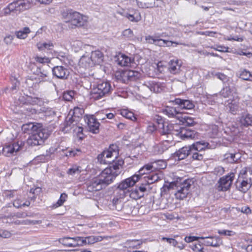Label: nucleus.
I'll return each mask as SVG.
<instances>
[{
    "instance_id": "49",
    "label": "nucleus",
    "mask_w": 252,
    "mask_h": 252,
    "mask_svg": "<svg viewBox=\"0 0 252 252\" xmlns=\"http://www.w3.org/2000/svg\"><path fill=\"white\" fill-rule=\"evenodd\" d=\"M168 146L165 145L163 146L162 145H156L153 147V153L156 154H162L165 150L167 149Z\"/></svg>"
},
{
    "instance_id": "17",
    "label": "nucleus",
    "mask_w": 252,
    "mask_h": 252,
    "mask_svg": "<svg viewBox=\"0 0 252 252\" xmlns=\"http://www.w3.org/2000/svg\"><path fill=\"white\" fill-rule=\"evenodd\" d=\"M163 112L169 118H174L179 121H183L182 114L174 107L167 106L163 110Z\"/></svg>"
},
{
    "instance_id": "54",
    "label": "nucleus",
    "mask_w": 252,
    "mask_h": 252,
    "mask_svg": "<svg viewBox=\"0 0 252 252\" xmlns=\"http://www.w3.org/2000/svg\"><path fill=\"white\" fill-rule=\"evenodd\" d=\"M231 93V89L228 87L223 88L220 91V94L224 97H228Z\"/></svg>"
},
{
    "instance_id": "26",
    "label": "nucleus",
    "mask_w": 252,
    "mask_h": 252,
    "mask_svg": "<svg viewBox=\"0 0 252 252\" xmlns=\"http://www.w3.org/2000/svg\"><path fill=\"white\" fill-rule=\"evenodd\" d=\"M79 65L80 67L87 69L93 66L94 64L91 60L90 57L83 56L80 59Z\"/></svg>"
},
{
    "instance_id": "50",
    "label": "nucleus",
    "mask_w": 252,
    "mask_h": 252,
    "mask_svg": "<svg viewBox=\"0 0 252 252\" xmlns=\"http://www.w3.org/2000/svg\"><path fill=\"white\" fill-rule=\"evenodd\" d=\"M224 157L230 162H236L239 158V154L233 153H227Z\"/></svg>"
},
{
    "instance_id": "43",
    "label": "nucleus",
    "mask_w": 252,
    "mask_h": 252,
    "mask_svg": "<svg viewBox=\"0 0 252 252\" xmlns=\"http://www.w3.org/2000/svg\"><path fill=\"white\" fill-rule=\"evenodd\" d=\"M121 114L125 118L131 120L132 121H135L136 117L134 116V114L126 109H123L121 111Z\"/></svg>"
},
{
    "instance_id": "51",
    "label": "nucleus",
    "mask_w": 252,
    "mask_h": 252,
    "mask_svg": "<svg viewBox=\"0 0 252 252\" xmlns=\"http://www.w3.org/2000/svg\"><path fill=\"white\" fill-rule=\"evenodd\" d=\"M153 163H154V164H155L157 167L155 168V171L164 169L166 166V163L163 160H158L153 162Z\"/></svg>"
},
{
    "instance_id": "53",
    "label": "nucleus",
    "mask_w": 252,
    "mask_h": 252,
    "mask_svg": "<svg viewBox=\"0 0 252 252\" xmlns=\"http://www.w3.org/2000/svg\"><path fill=\"white\" fill-rule=\"evenodd\" d=\"M190 154H191L192 158L193 159L201 160L203 159V154L200 153L197 151H190Z\"/></svg>"
},
{
    "instance_id": "8",
    "label": "nucleus",
    "mask_w": 252,
    "mask_h": 252,
    "mask_svg": "<svg viewBox=\"0 0 252 252\" xmlns=\"http://www.w3.org/2000/svg\"><path fill=\"white\" fill-rule=\"evenodd\" d=\"M69 18V23L71 28L75 27H79L84 26L87 23V17L84 16L79 12H73L68 14Z\"/></svg>"
},
{
    "instance_id": "6",
    "label": "nucleus",
    "mask_w": 252,
    "mask_h": 252,
    "mask_svg": "<svg viewBox=\"0 0 252 252\" xmlns=\"http://www.w3.org/2000/svg\"><path fill=\"white\" fill-rule=\"evenodd\" d=\"M191 181L190 180H186L180 184L172 182L170 183L168 188H175L176 190V192L175 193L176 198L182 200L186 198L189 194L191 185Z\"/></svg>"
},
{
    "instance_id": "10",
    "label": "nucleus",
    "mask_w": 252,
    "mask_h": 252,
    "mask_svg": "<svg viewBox=\"0 0 252 252\" xmlns=\"http://www.w3.org/2000/svg\"><path fill=\"white\" fill-rule=\"evenodd\" d=\"M141 88L148 94L149 92L159 93L162 90L159 83L151 80L145 81L142 84Z\"/></svg>"
},
{
    "instance_id": "29",
    "label": "nucleus",
    "mask_w": 252,
    "mask_h": 252,
    "mask_svg": "<svg viewBox=\"0 0 252 252\" xmlns=\"http://www.w3.org/2000/svg\"><path fill=\"white\" fill-rule=\"evenodd\" d=\"M115 76L117 80L123 83L129 81L128 70L118 71L116 73Z\"/></svg>"
},
{
    "instance_id": "5",
    "label": "nucleus",
    "mask_w": 252,
    "mask_h": 252,
    "mask_svg": "<svg viewBox=\"0 0 252 252\" xmlns=\"http://www.w3.org/2000/svg\"><path fill=\"white\" fill-rule=\"evenodd\" d=\"M112 90L111 84L108 82H100L94 85L90 92L92 99L95 100L103 98L108 96Z\"/></svg>"
},
{
    "instance_id": "15",
    "label": "nucleus",
    "mask_w": 252,
    "mask_h": 252,
    "mask_svg": "<svg viewBox=\"0 0 252 252\" xmlns=\"http://www.w3.org/2000/svg\"><path fill=\"white\" fill-rule=\"evenodd\" d=\"M176 105H178L182 109L191 110L194 107L193 103L189 100L182 99L179 98L170 100Z\"/></svg>"
},
{
    "instance_id": "55",
    "label": "nucleus",
    "mask_w": 252,
    "mask_h": 252,
    "mask_svg": "<svg viewBox=\"0 0 252 252\" xmlns=\"http://www.w3.org/2000/svg\"><path fill=\"white\" fill-rule=\"evenodd\" d=\"M123 36L125 38L130 39L133 37V33L132 30L130 29H127L124 30L123 32Z\"/></svg>"
},
{
    "instance_id": "3",
    "label": "nucleus",
    "mask_w": 252,
    "mask_h": 252,
    "mask_svg": "<svg viewBox=\"0 0 252 252\" xmlns=\"http://www.w3.org/2000/svg\"><path fill=\"white\" fill-rule=\"evenodd\" d=\"M236 188L242 192H246L252 186V169L244 167L239 174L235 183Z\"/></svg>"
},
{
    "instance_id": "12",
    "label": "nucleus",
    "mask_w": 252,
    "mask_h": 252,
    "mask_svg": "<svg viewBox=\"0 0 252 252\" xmlns=\"http://www.w3.org/2000/svg\"><path fill=\"white\" fill-rule=\"evenodd\" d=\"M234 176V174L231 173L220 179L219 183L220 186L221 187L222 190H226L229 189Z\"/></svg>"
},
{
    "instance_id": "61",
    "label": "nucleus",
    "mask_w": 252,
    "mask_h": 252,
    "mask_svg": "<svg viewBox=\"0 0 252 252\" xmlns=\"http://www.w3.org/2000/svg\"><path fill=\"white\" fill-rule=\"evenodd\" d=\"M81 153V151L79 149L71 150L66 153V156L67 157H74L76 155H78V153Z\"/></svg>"
},
{
    "instance_id": "2",
    "label": "nucleus",
    "mask_w": 252,
    "mask_h": 252,
    "mask_svg": "<svg viewBox=\"0 0 252 252\" xmlns=\"http://www.w3.org/2000/svg\"><path fill=\"white\" fill-rule=\"evenodd\" d=\"M124 163L123 160H118L112 166L104 169L98 175L104 183L105 186H107L112 183L115 178L121 173V168Z\"/></svg>"
},
{
    "instance_id": "27",
    "label": "nucleus",
    "mask_w": 252,
    "mask_h": 252,
    "mask_svg": "<svg viewBox=\"0 0 252 252\" xmlns=\"http://www.w3.org/2000/svg\"><path fill=\"white\" fill-rule=\"evenodd\" d=\"M121 196L120 197H115L113 198L112 203L113 206L115 207V209L118 211H121L123 208L124 205V197L122 192L119 191Z\"/></svg>"
},
{
    "instance_id": "45",
    "label": "nucleus",
    "mask_w": 252,
    "mask_h": 252,
    "mask_svg": "<svg viewBox=\"0 0 252 252\" xmlns=\"http://www.w3.org/2000/svg\"><path fill=\"white\" fill-rule=\"evenodd\" d=\"M30 32L28 27H25L23 30L19 31L16 32V35L18 38L25 39L27 36V34Z\"/></svg>"
},
{
    "instance_id": "18",
    "label": "nucleus",
    "mask_w": 252,
    "mask_h": 252,
    "mask_svg": "<svg viewBox=\"0 0 252 252\" xmlns=\"http://www.w3.org/2000/svg\"><path fill=\"white\" fill-rule=\"evenodd\" d=\"M191 151H197L201 152L206 149H210L211 146L209 143L205 141L196 142L189 146Z\"/></svg>"
},
{
    "instance_id": "47",
    "label": "nucleus",
    "mask_w": 252,
    "mask_h": 252,
    "mask_svg": "<svg viewBox=\"0 0 252 252\" xmlns=\"http://www.w3.org/2000/svg\"><path fill=\"white\" fill-rule=\"evenodd\" d=\"M128 79L129 81H136L138 79L140 76V74L138 71H133L131 70H128Z\"/></svg>"
},
{
    "instance_id": "4",
    "label": "nucleus",
    "mask_w": 252,
    "mask_h": 252,
    "mask_svg": "<svg viewBox=\"0 0 252 252\" xmlns=\"http://www.w3.org/2000/svg\"><path fill=\"white\" fill-rule=\"evenodd\" d=\"M32 6L31 0H17L9 3L2 10L3 15L7 16L11 14H17Z\"/></svg>"
},
{
    "instance_id": "40",
    "label": "nucleus",
    "mask_w": 252,
    "mask_h": 252,
    "mask_svg": "<svg viewBox=\"0 0 252 252\" xmlns=\"http://www.w3.org/2000/svg\"><path fill=\"white\" fill-rule=\"evenodd\" d=\"M73 237H63L59 238L58 239V242L64 245V246L68 247H74V246H71L70 244H74V242L72 241Z\"/></svg>"
},
{
    "instance_id": "42",
    "label": "nucleus",
    "mask_w": 252,
    "mask_h": 252,
    "mask_svg": "<svg viewBox=\"0 0 252 252\" xmlns=\"http://www.w3.org/2000/svg\"><path fill=\"white\" fill-rule=\"evenodd\" d=\"M169 43L170 44H175L176 45L182 44L185 45V44L179 43L176 42H173L171 41L166 40L162 39H157L156 42L155 43L156 45L159 46H165V44Z\"/></svg>"
},
{
    "instance_id": "14",
    "label": "nucleus",
    "mask_w": 252,
    "mask_h": 252,
    "mask_svg": "<svg viewBox=\"0 0 252 252\" xmlns=\"http://www.w3.org/2000/svg\"><path fill=\"white\" fill-rule=\"evenodd\" d=\"M52 72L55 76L60 79H66L69 75L68 69L63 66H55L52 68Z\"/></svg>"
},
{
    "instance_id": "58",
    "label": "nucleus",
    "mask_w": 252,
    "mask_h": 252,
    "mask_svg": "<svg viewBox=\"0 0 252 252\" xmlns=\"http://www.w3.org/2000/svg\"><path fill=\"white\" fill-rule=\"evenodd\" d=\"M199 239L203 240V237H196V236H186L184 240L187 243H190L194 241H197Z\"/></svg>"
},
{
    "instance_id": "19",
    "label": "nucleus",
    "mask_w": 252,
    "mask_h": 252,
    "mask_svg": "<svg viewBox=\"0 0 252 252\" xmlns=\"http://www.w3.org/2000/svg\"><path fill=\"white\" fill-rule=\"evenodd\" d=\"M87 123L91 132L94 133H97L99 132V124L94 117L92 116L88 117L87 119Z\"/></svg>"
},
{
    "instance_id": "52",
    "label": "nucleus",
    "mask_w": 252,
    "mask_h": 252,
    "mask_svg": "<svg viewBox=\"0 0 252 252\" xmlns=\"http://www.w3.org/2000/svg\"><path fill=\"white\" fill-rule=\"evenodd\" d=\"M189 247L194 252H203L204 248L199 243L192 244L189 246Z\"/></svg>"
},
{
    "instance_id": "20",
    "label": "nucleus",
    "mask_w": 252,
    "mask_h": 252,
    "mask_svg": "<svg viewBox=\"0 0 252 252\" xmlns=\"http://www.w3.org/2000/svg\"><path fill=\"white\" fill-rule=\"evenodd\" d=\"M181 65L182 63L180 60L178 59L171 60L168 63V70L172 74H178L180 71Z\"/></svg>"
},
{
    "instance_id": "46",
    "label": "nucleus",
    "mask_w": 252,
    "mask_h": 252,
    "mask_svg": "<svg viewBox=\"0 0 252 252\" xmlns=\"http://www.w3.org/2000/svg\"><path fill=\"white\" fill-rule=\"evenodd\" d=\"M135 16L130 14H126L125 17H126L130 21L137 22L141 20V16L140 13H135Z\"/></svg>"
},
{
    "instance_id": "36",
    "label": "nucleus",
    "mask_w": 252,
    "mask_h": 252,
    "mask_svg": "<svg viewBox=\"0 0 252 252\" xmlns=\"http://www.w3.org/2000/svg\"><path fill=\"white\" fill-rule=\"evenodd\" d=\"M72 48L74 50L75 52H78L82 49L85 45L79 40H72L71 42Z\"/></svg>"
},
{
    "instance_id": "9",
    "label": "nucleus",
    "mask_w": 252,
    "mask_h": 252,
    "mask_svg": "<svg viewBox=\"0 0 252 252\" xmlns=\"http://www.w3.org/2000/svg\"><path fill=\"white\" fill-rule=\"evenodd\" d=\"M139 180V175L135 174L122 181L118 186L119 191L122 192L123 196H125V190L133 186Z\"/></svg>"
},
{
    "instance_id": "21",
    "label": "nucleus",
    "mask_w": 252,
    "mask_h": 252,
    "mask_svg": "<svg viewBox=\"0 0 252 252\" xmlns=\"http://www.w3.org/2000/svg\"><path fill=\"white\" fill-rule=\"evenodd\" d=\"M181 138L183 139H196L198 138V133L190 129H186L184 128L181 131Z\"/></svg>"
},
{
    "instance_id": "41",
    "label": "nucleus",
    "mask_w": 252,
    "mask_h": 252,
    "mask_svg": "<svg viewBox=\"0 0 252 252\" xmlns=\"http://www.w3.org/2000/svg\"><path fill=\"white\" fill-rule=\"evenodd\" d=\"M142 244V242L138 240H127L125 243V247L128 248H135L137 246H140Z\"/></svg>"
},
{
    "instance_id": "7",
    "label": "nucleus",
    "mask_w": 252,
    "mask_h": 252,
    "mask_svg": "<svg viewBox=\"0 0 252 252\" xmlns=\"http://www.w3.org/2000/svg\"><path fill=\"white\" fill-rule=\"evenodd\" d=\"M119 156L116 145H111L107 150H104L97 156V160L101 164H108L114 162Z\"/></svg>"
},
{
    "instance_id": "28",
    "label": "nucleus",
    "mask_w": 252,
    "mask_h": 252,
    "mask_svg": "<svg viewBox=\"0 0 252 252\" xmlns=\"http://www.w3.org/2000/svg\"><path fill=\"white\" fill-rule=\"evenodd\" d=\"M190 151L191 150L189 146L184 147L176 152V156L179 160L183 159L190 154Z\"/></svg>"
},
{
    "instance_id": "13",
    "label": "nucleus",
    "mask_w": 252,
    "mask_h": 252,
    "mask_svg": "<svg viewBox=\"0 0 252 252\" xmlns=\"http://www.w3.org/2000/svg\"><path fill=\"white\" fill-rule=\"evenodd\" d=\"M20 149L19 144L18 143H14L5 146L3 148L2 153L6 157H10L15 155Z\"/></svg>"
},
{
    "instance_id": "62",
    "label": "nucleus",
    "mask_w": 252,
    "mask_h": 252,
    "mask_svg": "<svg viewBox=\"0 0 252 252\" xmlns=\"http://www.w3.org/2000/svg\"><path fill=\"white\" fill-rule=\"evenodd\" d=\"M213 74L223 82H225L227 80V76L223 73L217 72L213 73Z\"/></svg>"
},
{
    "instance_id": "24",
    "label": "nucleus",
    "mask_w": 252,
    "mask_h": 252,
    "mask_svg": "<svg viewBox=\"0 0 252 252\" xmlns=\"http://www.w3.org/2000/svg\"><path fill=\"white\" fill-rule=\"evenodd\" d=\"M103 57L102 53L98 50L92 52L90 57L91 60L93 62L94 65L100 64L103 61Z\"/></svg>"
},
{
    "instance_id": "56",
    "label": "nucleus",
    "mask_w": 252,
    "mask_h": 252,
    "mask_svg": "<svg viewBox=\"0 0 252 252\" xmlns=\"http://www.w3.org/2000/svg\"><path fill=\"white\" fill-rule=\"evenodd\" d=\"M80 168V167L74 166L68 169L67 173L70 175L79 174L81 172V170Z\"/></svg>"
},
{
    "instance_id": "33",
    "label": "nucleus",
    "mask_w": 252,
    "mask_h": 252,
    "mask_svg": "<svg viewBox=\"0 0 252 252\" xmlns=\"http://www.w3.org/2000/svg\"><path fill=\"white\" fill-rule=\"evenodd\" d=\"M102 240V236H90L84 237L85 245L87 244H93Z\"/></svg>"
},
{
    "instance_id": "37",
    "label": "nucleus",
    "mask_w": 252,
    "mask_h": 252,
    "mask_svg": "<svg viewBox=\"0 0 252 252\" xmlns=\"http://www.w3.org/2000/svg\"><path fill=\"white\" fill-rule=\"evenodd\" d=\"M72 241L74 242V244H70L69 245L71 246H74V247L85 245L84 237H73Z\"/></svg>"
},
{
    "instance_id": "32",
    "label": "nucleus",
    "mask_w": 252,
    "mask_h": 252,
    "mask_svg": "<svg viewBox=\"0 0 252 252\" xmlns=\"http://www.w3.org/2000/svg\"><path fill=\"white\" fill-rule=\"evenodd\" d=\"M73 117H67L66 120L64 124V127L62 128V130L66 132L73 128L75 124Z\"/></svg>"
},
{
    "instance_id": "64",
    "label": "nucleus",
    "mask_w": 252,
    "mask_h": 252,
    "mask_svg": "<svg viewBox=\"0 0 252 252\" xmlns=\"http://www.w3.org/2000/svg\"><path fill=\"white\" fill-rule=\"evenodd\" d=\"M36 62H39L40 63H47L50 62V60L48 58L44 57H36L35 58Z\"/></svg>"
},
{
    "instance_id": "30",
    "label": "nucleus",
    "mask_w": 252,
    "mask_h": 252,
    "mask_svg": "<svg viewBox=\"0 0 252 252\" xmlns=\"http://www.w3.org/2000/svg\"><path fill=\"white\" fill-rule=\"evenodd\" d=\"M156 167V166L155 164H154V163L151 162V163H148L141 168L138 171L139 174L137 175H139V177L140 178L141 175L144 174V172H143V170H146L147 172L150 173L151 172L155 171Z\"/></svg>"
},
{
    "instance_id": "39",
    "label": "nucleus",
    "mask_w": 252,
    "mask_h": 252,
    "mask_svg": "<svg viewBox=\"0 0 252 252\" xmlns=\"http://www.w3.org/2000/svg\"><path fill=\"white\" fill-rule=\"evenodd\" d=\"M67 198V195L65 193L61 194L59 199L52 206L53 208H57L62 206Z\"/></svg>"
},
{
    "instance_id": "59",
    "label": "nucleus",
    "mask_w": 252,
    "mask_h": 252,
    "mask_svg": "<svg viewBox=\"0 0 252 252\" xmlns=\"http://www.w3.org/2000/svg\"><path fill=\"white\" fill-rule=\"evenodd\" d=\"M161 240L162 241H166L169 244L172 245L174 247H176L177 245V244H178V242L175 239H174L173 238L162 237L161 238Z\"/></svg>"
},
{
    "instance_id": "44",
    "label": "nucleus",
    "mask_w": 252,
    "mask_h": 252,
    "mask_svg": "<svg viewBox=\"0 0 252 252\" xmlns=\"http://www.w3.org/2000/svg\"><path fill=\"white\" fill-rule=\"evenodd\" d=\"M129 196L133 199H138L143 196V194L141 192L139 191L137 188H135L134 189H132L130 192H128Z\"/></svg>"
},
{
    "instance_id": "34",
    "label": "nucleus",
    "mask_w": 252,
    "mask_h": 252,
    "mask_svg": "<svg viewBox=\"0 0 252 252\" xmlns=\"http://www.w3.org/2000/svg\"><path fill=\"white\" fill-rule=\"evenodd\" d=\"M53 44L51 42H39L37 44V47L40 51L50 50L53 48Z\"/></svg>"
},
{
    "instance_id": "22",
    "label": "nucleus",
    "mask_w": 252,
    "mask_h": 252,
    "mask_svg": "<svg viewBox=\"0 0 252 252\" xmlns=\"http://www.w3.org/2000/svg\"><path fill=\"white\" fill-rule=\"evenodd\" d=\"M239 122L241 126H252V115L246 112L243 113L239 118Z\"/></svg>"
},
{
    "instance_id": "25",
    "label": "nucleus",
    "mask_w": 252,
    "mask_h": 252,
    "mask_svg": "<svg viewBox=\"0 0 252 252\" xmlns=\"http://www.w3.org/2000/svg\"><path fill=\"white\" fill-rule=\"evenodd\" d=\"M132 61L133 59H131L130 57L124 54H120L117 56V62L118 64L121 66H130Z\"/></svg>"
},
{
    "instance_id": "11",
    "label": "nucleus",
    "mask_w": 252,
    "mask_h": 252,
    "mask_svg": "<svg viewBox=\"0 0 252 252\" xmlns=\"http://www.w3.org/2000/svg\"><path fill=\"white\" fill-rule=\"evenodd\" d=\"M103 186H105L104 183L98 176L90 181L87 187V189L90 192L97 191L101 189Z\"/></svg>"
},
{
    "instance_id": "31",
    "label": "nucleus",
    "mask_w": 252,
    "mask_h": 252,
    "mask_svg": "<svg viewBox=\"0 0 252 252\" xmlns=\"http://www.w3.org/2000/svg\"><path fill=\"white\" fill-rule=\"evenodd\" d=\"M172 124L164 122L159 130L160 133L162 135L172 134Z\"/></svg>"
},
{
    "instance_id": "35",
    "label": "nucleus",
    "mask_w": 252,
    "mask_h": 252,
    "mask_svg": "<svg viewBox=\"0 0 252 252\" xmlns=\"http://www.w3.org/2000/svg\"><path fill=\"white\" fill-rule=\"evenodd\" d=\"M239 77L244 80L252 81V74L246 69H243L240 71Z\"/></svg>"
},
{
    "instance_id": "63",
    "label": "nucleus",
    "mask_w": 252,
    "mask_h": 252,
    "mask_svg": "<svg viewBox=\"0 0 252 252\" xmlns=\"http://www.w3.org/2000/svg\"><path fill=\"white\" fill-rule=\"evenodd\" d=\"M218 232L220 235H224L227 236H232L235 234V233L233 231L227 230H219Z\"/></svg>"
},
{
    "instance_id": "38",
    "label": "nucleus",
    "mask_w": 252,
    "mask_h": 252,
    "mask_svg": "<svg viewBox=\"0 0 252 252\" xmlns=\"http://www.w3.org/2000/svg\"><path fill=\"white\" fill-rule=\"evenodd\" d=\"M49 72L47 70H43L38 75L39 82L49 81L50 78Z\"/></svg>"
},
{
    "instance_id": "16",
    "label": "nucleus",
    "mask_w": 252,
    "mask_h": 252,
    "mask_svg": "<svg viewBox=\"0 0 252 252\" xmlns=\"http://www.w3.org/2000/svg\"><path fill=\"white\" fill-rule=\"evenodd\" d=\"M203 238V240L206 239L204 242V244L206 246L219 247L222 244V241L218 236H206Z\"/></svg>"
},
{
    "instance_id": "57",
    "label": "nucleus",
    "mask_w": 252,
    "mask_h": 252,
    "mask_svg": "<svg viewBox=\"0 0 252 252\" xmlns=\"http://www.w3.org/2000/svg\"><path fill=\"white\" fill-rule=\"evenodd\" d=\"M50 158V154H46L45 155H42L36 158V160L40 161L42 162H45L47 161Z\"/></svg>"
},
{
    "instance_id": "1",
    "label": "nucleus",
    "mask_w": 252,
    "mask_h": 252,
    "mask_svg": "<svg viewBox=\"0 0 252 252\" xmlns=\"http://www.w3.org/2000/svg\"><path fill=\"white\" fill-rule=\"evenodd\" d=\"M23 129L25 132L31 134L27 139V143L31 146H35L43 144L48 138L50 132L46 128L43 127L41 124L29 123L23 125Z\"/></svg>"
},
{
    "instance_id": "60",
    "label": "nucleus",
    "mask_w": 252,
    "mask_h": 252,
    "mask_svg": "<svg viewBox=\"0 0 252 252\" xmlns=\"http://www.w3.org/2000/svg\"><path fill=\"white\" fill-rule=\"evenodd\" d=\"M182 120L183 121H180L183 123L186 124L187 125L189 126H192L194 123L193 120L190 118H189V117L186 118V117H183Z\"/></svg>"
},
{
    "instance_id": "23",
    "label": "nucleus",
    "mask_w": 252,
    "mask_h": 252,
    "mask_svg": "<svg viewBox=\"0 0 252 252\" xmlns=\"http://www.w3.org/2000/svg\"><path fill=\"white\" fill-rule=\"evenodd\" d=\"M238 101L239 98L237 96L235 99L230 100V102H228L226 106L227 109L233 115H236L239 111V103Z\"/></svg>"
},
{
    "instance_id": "48",
    "label": "nucleus",
    "mask_w": 252,
    "mask_h": 252,
    "mask_svg": "<svg viewBox=\"0 0 252 252\" xmlns=\"http://www.w3.org/2000/svg\"><path fill=\"white\" fill-rule=\"evenodd\" d=\"M172 134H174L176 135H181V131H182V129L184 128L183 127H181L178 124H172Z\"/></svg>"
}]
</instances>
